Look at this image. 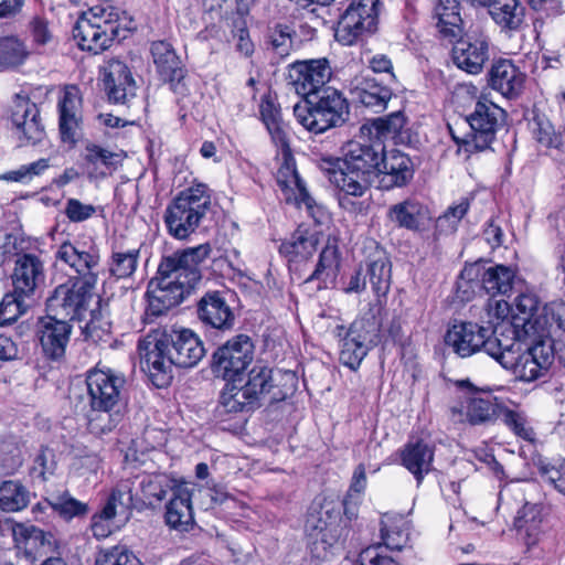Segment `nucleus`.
I'll use <instances>...</instances> for the list:
<instances>
[{"mask_svg":"<svg viewBox=\"0 0 565 565\" xmlns=\"http://www.w3.org/2000/svg\"><path fill=\"white\" fill-rule=\"evenodd\" d=\"M452 60L467 73L478 74L488 60V43L484 40L461 39L452 47Z\"/></svg>","mask_w":565,"mask_h":565,"instance_id":"a878e982","label":"nucleus"},{"mask_svg":"<svg viewBox=\"0 0 565 565\" xmlns=\"http://www.w3.org/2000/svg\"><path fill=\"white\" fill-rule=\"evenodd\" d=\"M136 483L140 489V497L137 494L136 500L154 507L159 504L167 495L168 491H175L178 486L175 481L166 473H152L137 477Z\"/></svg>","mask_w":565,"mask_h":565,"instance_id":"c85d7f7f","label":"nucleus"},{"mask_svg":"<svg viewBox=\"0 0 565 565\" xmlns=\"http://www.w3.org/2000/svg\"><path fill=\"white\" fill-rule=\"evenodd\" d=\"M340 518L327 507L311 511L306 521L308 544L313 557L326 561L340 537Z\"/></svg>","mask_w":565,"mask_h":565,"instance_id":"9d476101","label":"nucleus"},{"mask_svg":"<svg viewBox=\"0 0 565 565\" xmlns=\"http://www.w3.org/2000/svg\"><path fill=\"white\" fill-rule=\"evenodd\" d=\"M390 220L401 227L416 230L425 216V207L415 200H405L388 209Z\"/></svg>","mask_w":565,"mask_h":565,"instance_id":"58836bf2","label":"nucleus"},{"mask_svg":"<svg viewBox=\"0 0 565 565\" xmlns=\"http://www.w3.org/2000/svg\"><path fill=\"white\" fill-rule=\"evenodd\" d=\"M77 97L72 93H65L60 103V132L64 142L75 143L78 120L76 116Z\"/></svg>","mask_w":565,"mask_h":565,"instance_id":"37998d69","label":"nucleus"},{"mask_svg":"<svg viewBox=\"0 0 565 565\" xmlns=\"http://www.w3.org/2000/svg\"><path fill=\"white\" fill-rule=\"evenodd\" d=\"M381 537L383 547L401 552L408 543L406 521L402 518L384 515L381 520Z\"/></svg>","mask_w":565,"mask_h":565,"instance_id":"e433bc0d","label":"nucleus"},{"mask_svg":"<svg viewBox=\"0 0 565 565\" xmlns=\"http://www.w3.org/2000/svg\"><path fill=\"white\" fill-rule=\"evenodd\" d=\"M341 338L339 360L352 371H356L373 345L372 334L363 320L354 321L348 330L338 327Z\"/></svg>","mask_w":565,"mask_h":565,"instance_id":"2eb2a0df","label":"nucleus"},{"mask_svg":"<svg viewBox=\"0 0 565 565\" xmlns=\"http://www.w3.org/2000/svg\"><path fill=\"white\" fill-rule=\"evenodd\" d=\"M230 292L222 294L214 291V329H230L235 321V315L228 303V298L233 300Z\"/></svg>","mask_w":565,"mask_h":565,"instance_id":"4d7b16f0","label":"nucleus"},{"mask_svg":"<svg viewBox=\"0 0 565 565\" xmlns=\"http://www.w3.org/2000/svg\"><path fill=\"white\" fill-rule=\"evenodd\" d=\"M7 532L12 534L18 544L28 539L39 540L41 544H51V541L54 539L52 534L45 533L33 525L26 526L22 523H12L10 520H8Z\"/></svg>","mask_w":565,"mask_h":565,"instance_id":"680f3d73","label":"nucleus"},{"mask_svg":"<svg viewBox=\"0 0 565 565\" xmlns=\"http://www.w3.org/2000/svg\"><path fill=\"white\" fill-rule=\"evenodd\" d=\"M332 75L327 58L296 62L290 71L291 83L298 95L307 96L327 88L326 84Z\"/></svg>","mask_w":565,"mask_h":565,"instance_id":"f3484780","label":"nucleus"},{"mask_svg":"<svg viewBox=\"0 0 565 565\" xmlns=\"http://www.w3.org/2000/svg\"><path fill=\"white\" fill-rule=\"evenodd\" d=\"M57 286L46 300L47 312L63 320H82L92 300L95 287L70 280Z\"/></svg>","mask_w":565,"mask_h":565,"instance_id":"9b49d317","label":"nucleus"},{"mask_svg":"<svg viewBox=\"0 0 565 565\" xmlns=\"http://www.w3.org/2000/svg\"><path fill=\"white\" fill-rule=\"evenodd\" d=\"M319 168L340 190L339 204L345 210L355 211L356 205L350 196H362L370 189L374 177L340 158H322Z\"/></svg>","mask_w":565,"mask_h":565,"instance_id":"0eeeda50","label":"nucleus"},{"mask_svg":"<svg viewBox=\"0 0 565 565\" xmlns=\"http://www.w3.org/2000/svg\"><path fill=\"white\" fill-rule=\"evenodd\" d=\"M39 109L29 98L17 96L12 108L11 119L17 130L21 129L33 116H39Z\"/></svg>","mask_w":565,"mask_h":565,"instance_id":"e2e57ef3","label":"nucleus"},{"mask_svg":"<svg viewBox=\"0 0 565 565\" xmlns=\"http://www.w3.org/2000/svg\"><path fill=\"white\" fill-rule=\"evenodd\" d=\"M361 565H399L382 544L369 546L360 554Z\"/></svg>","mask_w":565,"mask_h":565,"instance_id":"0e129e2a","label":"nucleus"},{"mask_svg":"<svg viewBox=\"0 0 565 565\" xmlns=\"http://www.w3.org/2000/svg\"><path fill=\"white\" fill-rule=\"evenodd\" d=\"M30 56L25 43L18 36L0 38V71L13 70L22 65Z\"/></svg>","mask_w":565,"mask_h":565,"instance_id":"4c0bfd02","label":"nucleus"},{"mask_svg":"<svg viewBox=\"0 0 565 565\" xmlns=\"http://www.w3.org/2000/svg\"><path fill=\"white\" fill-rule=\"evenodd\" d=\"M142 371L148 373L157 387L168 386L173 379V367H192L204 356L201 340L191 330L157 329L138 342Z\"/></svg>","mask_w":565,"mask_h":565,"instance_id":"f03ea898","label":"nucleus"},{"mask_svg":"<svg viewBox=\"0 0 565 565\" xmlns=\"http://www.w3.org/2000/svg\"><path fill=\"white\" fill-rule=\"evenodd\" d=\"M533 134L536 141L547 149H562L564 146V137L556 132L551 121L541 116L534 118Z\"/></svg>","mask_w":565,"mask_h":565,"instance_id":"6e6d98bb","label":"nucleus"},{"mask_svg":"<svg viewBox=\"0 0 565 565\" xmlns=\"http://www.w3.org/2000/svg\"><path fill=\"white\" fill-rule=\"evenodd\" d=\"M434 459L433 448L423 441L409 443L402 451V462L409 470L418 482L431 468Z\"/></svg>","mask_w":565,"mask_h":565,"instance_id":"473e14b6","label":"nucleus"},{"mask_svg":"<svg viewBox=\"0 0 565 565\" xmlns=\"http://www.w3.org/2000/svg\"><path fill=\"white\" fill-rule=\"evenodd\" d=\"M281 150L284 162L277 171L276 180L286 194V201L294 199L297 204H305L308 209H311L313 200L297 173L289 147H281Z\"/></svg>","mask_w":565,"mask_h":565,"instance_id":"4be33fe9","label":"nucleus"},{"mask_svg":"<svg viewBox=\"0 0 565 565\" xmlns=\"http://www.w3.org/2000/svg\"><path fill=\"white\" fill-rule=\"evenodd\" d=\"M72 326L68 321L51 313L40 319L38 335L43 353L51 360L64 356L70 342Z\"/></svg>","mask_w":565,"mask_h":565,"instance_id":"6ab92c4d","label":"nucleus"},{"mask_svg":"<svg viewBox=\"0 0 565 565\" xmlns=\"http://www.w3.org/2000/svg\"><path fill=\"white\" fill-rule=\"evenodd\" d=\"M411 159L398 150L383 151L379 175L383 174L385 186H403L413 178Z\"/></svg>","mask_w":565,"mask_h":565,"instance_id":"bb28decb","label":"nucleus"},{"mask_svg":"<svg viewBox=\"0 0 565 565\" xmlns=\"http://www.w3.org/2000/svg\"><path fill=\"white\" fill-rule=\"evenodd\" d=\"M513 279L514 273L510 267L497 265L483 273L482 286L489 295H507L512 290Z\"/></svg>","mask_w":565,"mask_h":565,"instance_id":"79ce46f5","label":"nucleus"},{"mask_svg":"<svg viewBox=\"0 0 565 565\" xmlns=\"http://www.w3.org/2000/svg\"><path fill=\"white\" fill-rule=\"evenodd\" d=\"M352 85L351 95L353 100L374 113L383 111L392 98V90L379 84L375 78L364 75L356 76Z\"/></svg>","mask_w":565,"mask_h":565,"instance_id":"393cba45","label":"nucleus"},{"mask_svg":"<svg viewBox=\"0 0 565 565\" xmlns=\"http://www.w3.org/2000/svg\"><path fill=\"white\" fill-rule=\"evenodd\" d=\"M542 505L525 502L514 520L516 531L523 535L525 545L535 546L541 539Z\"/></svg>","mask_w":565,"mask_h":565,"instance_id":"c756f323","label":"nucleus"},{"mask_svg":"<svg viewBox=\"0 0 565 565\" xmlns=\"http://www.w3.org/2000/svg\"><path fill=\"white\" fill-rule=\"evenodd\" d=\"M31 500V493L18 480H6L0 483V510L12 513L25 509Z\"/></svg>","mask_w":565,"mask_h":565,"instance_id":"c9c22d12","label":"nucleus"},{"mask_svg":"<svg viewBox=\"0 0 565 565\" xmlns=\"http://www.w3.org/2000/svg\"><path fill=\"white\" fill-rule=\"evenodd\" d=\"M379 0H352L338 21L335 39L351 45L376 30Z\"/></svg>","mask_w":565,"mask_h":565,"instance_id":"1a4fd4ad","label":"nucleus"},{"mask_svg":"<svg viewBox=\"0 0 565 565\" xmlns=\"http://www.w3.org/2000/svg\"><path fill=\"white\" fill-rule=\"evenodd\" d=\"M503 422L519 437H521L523 439L532 438L533 431L527 426V422L521 413L505 408L503 411Z\"/></svg>","mask_w":565,"mask_h":565,"instance_id":"774afa93","label":"nucleus"},{"mask_svg":"<svg viewBox=\"0 0 565 565\" xmlns=\"http://www.w3.org/2000/svg\"><path fill=\"white\" fill-rule=\"evenodd\" d=\"M45 280L43 260L35 254L18 253L11 274L13 290L22 297L34 299Z\"/></svg>","mask_w":565,"mask_h":565,"instance_id":"dca6fc26","label":"nucleus"},{"mask_svg":"<svg viewBox=\"0 0 565 565\" xmlns=\"http://www.w3.org/2000/svg\"><path fill=\"white\" fill-rule=\"evenodd\" d=\"M225 23L231 29L236 51L246 57L250 56L254 53V44L247 31L244 12L237 9L236 12L225 19Z\"/></svg>","mask_w":565,"mask_h":565,"instance_id":"c03bdc74","label":"nucleus"},{"mask_svg":"<svg viewBox=\"0 0 565 565\" xmlns=\"http://www.w3.org/2000/svg\"><path fill=\"white\" fill-rule=\"evenodd\" d=\"M540 472L557 491L565 494V461L558 466L541 461L539 465Z\"/></svg>","mask_w":565,"mask_h":565,"instance_id":"69168bd1","label":"nucleus"},{"mask_svg":"<svg viewBox=\"0 0 565 565\" xmlns=\"http://www.w3.org/2000/svg\"><path fill=\"white\" fill-rule=\"evenodd\" d=\"M469 200L461 199V201L452 206H449L446 212L437 218V227L440 232L452 233L456 231L457 225L469 210Z\"/></svg>","mask_w":565,"mask_h":565,"instance_id":"052dcab7","label":"nucleus"},{"mask_svg":"<svg viewBox=\"0 0 565 565\" xmlns=\"http://www.w3.org/2000/svg\"><path fill=\"white\" fill-rule=\"evenodd\" d=\"M150 51L161 78L170 83L171 88L178 92L185 71L171 44L166 41H156L151 44Z\"/></svg>","mask_w":565,"mask_h":565,"instance_id":"5701e85b","label":"nucleus"},{"mask_svg":"<svg viewBox=\"0 0 565 565\" xmlns=\"http://www.w3.org/2000/svg\"><path fill=\"white\" fill-rule=\"evenodd\" d=\"M206 190L204 184L183 190L167 206L164 223L170 235L185 239L196 230L210 209Z\"/></svg>","mask_w":565,"mask_h":565,"instance_id":"20e7f679","label":"nucleus"},{"mask_svg":"<svg viewBox=\"0 0 565 565\" xmlns=\"http://www.w3.org/2000/svg\"><path fill=\"white\" fill-rule=\"evenodd\" d=\"M166 523L179 532H186L192 526L191 495L183 486H178L167 505Z\"/></svg>","mask_w":565,"mask_h":565,"instance_id":"cd10ccee","label":"nucleus"},{"mask_svg":"<svg viewBox=\"0 0 565 565\" xmlns=\"http://www.w3.org/2000/svg\"><path fill=\"white\" fill-rule=\"evenodd\" d=\"M136 480H120L111 490L105 505L103 507L105 516L115 518L117 514H126L134 505L137 493L134 492Z\"/></svg>","mask_w":565,"mask_h":565,"instance_id":"f704fd0d","label":"nucleus"},{"mask_svg":"<svg viewBox=\"0 0 565 565\" xmlns=\"http://www.w3.org/2000/svg\"><path fill=\"white\" fill-rule=\"evenodd\" d=\"M319 241L320 237L317 231L299 226L290 239L280 245V253L288 256L290 260L307 259L317 250Z\"/></svg>","mask_w":565,"mask_h":565,"instance_id":"7c9ffc66","label":"nucleus"},{"mask_svg":"<svg viewBox=\"0 0 565 565\" xmlns=\"http://www.w3.org/2000/svg\"><path fill=\"white\" fill-rule=\"evenodd\" d=\"M503 340L498 327L491 330L471 321L455 323L445 334L446 345L460 358L482 350L495 360Z\"/></svg>","mask_w":565,"mask_h":565,"instance_id":"39448f33","label":"nucleus"},{"mask_svg":"<svg viewBox=\"0 0 565 565\" xmlns=\"http://www.w3.org/2000/svg\"><path fill=\"white\" fill-rule=\"evenodd\" d=\"M34 299L22 297L20 292L12 290L4 295L0 302V324H11L23 315Z\"/></svg>","mask_w":565,"mask_h":565,"instance_id":"49530a36","label":"nucleus"},{"mask_svg":"<svg viewBox=\"0 0 565 565\" xmlns=\"http://www.w3.org/2000/svg\"><path fill=\"white\" fill-rule=\"evenodd\" d=\"M126 380L110 370H92L86 377L92 408L117 407L121 405Z\"/></svg>","mask_w":565,"mask_h":565,"instance_id":"4468645a","label":"nucleus"},{"mask_svg":"<svg viewBox=\"0 0 565 565\" xmlns=\"http://www.w3.org/2000/svg\"><path fill=\"white\" fill-rule=\"evenodd\" d=\"M525 75L509 60H499L489 72L490 86L507 98L518 97L524 87Z\"/></svg>","mask_w":565,"mask_h":565,"instance_id":"b1692460","label":"nucleus"},{"mask_svg":"<svg viewBox=\"0 0 565 565\" xmlns=\"http://www.w3.org/2000/svg\"><path fill=\"white\" fill-rule=\"evenodd\" d=\"M124 419L122 405L117 407L92 408L88 429L95 435L113 431Z\"/></svg>","mask_w":565,"mask_h":565,"instance_id":"a19ab883","label":"nucleus"},{"mask_svg":"<svg viewBox=\"0 0 565 565\" xmlns=\"http://www.w3.org/2000/svg\"><path fill=\"white\" fill-rule=\"evenodd\" d=\"M55 258L75 271L76 276L72 280L96 287L102 270L100 254L96 246L85 248L83 244L64 242L58 246Z\"/></svg>","mask_w":565,"mask_h":565,"instance_id":"f8f14e48","label":"nucleus"},{"mask_svg":"<svg viewBox=\"0 0 565 565\" xmlns=\"http://www.w3.org/2000/svg\"><path fill=\"white\" fill-rule=\"evenodd\" d=\"M243 392V386H237L235 384V380H231L225 384L224 390L220 396V406L224 408L225 412H241L244 407L250 405L247 395H241Z\"/></svg>","mask_w":565,"mask_h":565,"instance_id":"13d9d810","label":"nucleus"},{"mask_svg":"<svg viewBox=\"0 0 565 565\" xmlns=\"http://www.w3.org/2000/svg\"><path fill=\"white\" fill-rule=\"evenodd\" d=\"M95 565H143L126 546L114 545L98 550Z\"/></svg>","mask_w":565,"mask_h":565,"instance_id":"de8ad7c7","label":"nucleus"},{"mask_svg":"<svg viewBox=\"0 0 565 565\" xmlns=\"http://www.w3.org/2000/svg\"><path fill=\"white\" fill-rule=\"evenodd\" d=\"M260 114L273 140L280 147H287L286 132L280 122L279 109L270 100H264L260 105Z\"/></svg>","mask_w":565,"mask_h":565,"instance_id":"603ef678","label":"nucleus"},{"mask_svg":"<svg viewBox=\"0 0 565 565\" xmlns=\"http://www.w3.org/2000/svg\"><path fill=\"white\" fill-rule=\"evenodd\" d=\"M385 146L382 140H352L347 143L343 152V160L356 167L358 170L379 177L381 156Z\"/></svg>","mask_w":565,"mask_h":565,"instance_id":"412c9836","label":"nucleus"},{"mask_svg":"<svg viewBox=\"0 0 565 565\" xmlns=\"http://www.w3.org/2000/svg\"><path fill=\"white\" fill-rule=\"evenodd\" d=\"M489 13L503 29L516 30L523 22L524 8L519 0H488Z\"/></svg>","mask_w":565,"mask_h":565,"instance_id":"72a5a7b5","label":"nucleus"},{"mask_svg":"<svg viewBox=\"0 0 565 565\" xmlns=\"http://www.w3.org/2000/svg\"><path fill=\"white\" fill-rule=\"evenodd\" d=\"M124 158L122 152H114L95 143H87L85 147L84 159L95 169L102 166L109 170H116Z\"/></svg>","mask_w":565,"mask_h":565,"instance_id":"8fccbe9b","label":"nucleus"},{"mask_svg":"<svg viewBox=\"0 0 565 565\" xmlns=\"http://www.w3.org/2000/svg\"><path fill=\"white\" fill-rule=\"evenodd\" d=\"M499 406L491 399L471 397L467 401L466 412L456 407L451 408L452 417L458 415L459 422H468L470 425H483L495 420Z\"/></svg>","mask_w":565,"mask_h":565,"instance_id":"2f4dec72","label":"nucleus"},{"mask_svg":"<svg viewBox=\"0 0 565 565\" xmlns=\"http://www.w3.org/2000/svg\"><path fill=\"white\" fill-rule=\"evenodd\" d=\"M209 244L175 252L161 259L157 275L148 282L145 320L152 322L181 303L201 280L200 264L209 256Z\"/></svg>","mask_w":565,"mask_h":565,"instance_id":"f257e3e1","label":"nucleus"},{"mask_svg":"<svg viewBox=\"0 0 565 565\" xmlns=\"http://www.w3.org/2000/svg\"><path fill=\"white\" fill-rule=\"evenodd\" d=\"M456 0H438L435 15L438 19L437 28L446 38H457L461 33V18L457 11Z\"/></svg>","mask_w":565,"mask_h":565,"instance_id":"ea45409f","label":"nucleus"},{"mask_svg":"<svg viewBox=\"0 0 565 565\" xmlns=\"http://www.w3.org/2000/svg\"><path fill=\"white\" fill-rule=\"evenodd\" d=\"M104 87L113 104L128 105L136 96V82L128 66L111 58L104 66Z\"/></svg>","mask_w":565,"mask_h":565,"instance_id":"aec40b11","label":"nucleus"},{"mask_svg":"<svg viewBox=\"0 0 565 565\" xmlns=\"http://www.w3.org/2000/svg\"><path fill=\"white\" fill-rule=\"evenodd\" d=\"M297 377L291 371H277L266 366H254L241 395H247L252 404L259 399L275 403L286 399L296 388Z\"/></svg>","mask_w":565,"mask_h":565,"instance_id":"6e6552de","label":"nucleus"},{"mask_svg":"<svg viewBox=\"0 0 565 565\" xmlns=\"http://www.w3.org/2000/svg\"><path fill=\"white\" fill-rule=\"evenodd\" d=\"M254 345L245 334L228 340L214 352V376L235 380L253 361Z\"/></svg>","mask_w":565,"mask_h":565,"instance_id":"ddd939ff","label":"nucleus"},{"mask_svg":"<svg viewBox=\"0 0 565 565\" xmlns=\"http://www.w3.org/2000/svg\"><path fill=\"white\" fill-rule=\"evenodd\" d=\"M296 38L295 30L286 24H276L269 30L268 41L273 51L284 57L290 54Z\"/></svg>","mask_w":565,"mask_h":565,"instance_id":"5fc2aeb1","label":"nucleus"},{"mask_svg":"<svg viewBox=\"0 0 565 565\" xmlns=\"http://www.w3.org/2000/svg\"><path fill=\"white\" fill-rule=\"evenodd\" d=\"M503 115V109L491 102H478L473 113H471L463 124H468L475 141V150L487 149L494 140L499 119Z\"/></svg>","mask_w":565,"mask_h":565,"instance_id":"a211bd4d","label":"nucleus"},{"mask_svg":"<svg viewBox=\"0 0 565 565\" xmlns=\"http://www.w3.org/2000/svg\"><path fill=\"white\" fill-rule=\"evenodd\" d=\"M139 249L113 250L108 260V271L116 279L129 278L137 268Z\"/></svg>","mask_w":565,"mask_h":565,"instance_id":"a18cd8bd","label":"nucleus"},{"mask_svg":"<svg viewBox=\"0 0 565 565\" xmlns=\"http://www.w3.org/2000/svg\"><path fill=\"white\" fill-rule=\"evenodd\" d=\"M118 13L110 7H95L76 22L73 35L83 51L98 54L106 50L117 35L114 22Z\"/></svg>","mask_w":565,"mask_h":565,"instance_id":"423d86ee","label":"nucleus"},{"mask_svg":"<svg viewBox=\"0 0 565 565\" xmlns=\"http://www.w3.org/2000/svg\"><path fill=\"white\" fill-rule=\"evenodd\" d=\"M294 114L306 129L322 134L347 121L349 104L339 90L327 87L307 96L303 103L296 104Z\"/></svg>","mask_w":565,"mask_h":565,"instance_id":"7ed1b4c3","label":"nucleus"},{"mask_svg":"<svg viewBox=\"0 0 565 565\" xmlns=\"http://www.w3.org/2000/svg\"><path fill=\"white\" fill-rule=\"evenodd\" d=\"M406 122V118L402 111H394L385 117L376 118L372 121V128L376 132V138L397 135Z\"/></svg>","mask_w":565,"mask_h":565,"instance_id":"bf43d9fd","label":"nucleus"},{"mask_svg":"<svg viewBox=\"0 0 565 565\" xmlns=\"http://www.w3.org/2000/svg\"><path fill=\"white\" fill-rule=\"evenodd\" d=\"M96 207L92 204H84L77 199H68L64 213L71 222L79 223L92 217Z\"/></svg>","mask_w":565,"mask_h":565,"instance_id":"338daca9","label":"nucleus"},{"mask_svg":"<svg viewBox=\"0 0 565 565\" xmlns=\"http://www.w3.org/2000/svg\"><path fill=\"white\" fill-rule=\"evenodd\" d=\"M367 274L373 290L377 295H385L390 289L391 264L384 254L370 262Z\"/></svg>","mask_w":565,"mask_h":565,"instance_id":"09e8293b","label":"nucleus"},{"mask_svg":"<svg viewBox=\"0 0 565 565\" xmlns=\"http://www.w3.org/2000/svg\"><path fill=\"white\" fill-rule=\"evenodd\" d=\"M339 266L338 247L334 244H327L320 253L319 262L307 280H323L334 278Z\"/></svg>","mask_w":565,"mask_h":565,"instance_id":"3c124183","label":"nucleus"},{"mask_svg":"<svg viewBox=\"0 0 565 565\" xmlns=\"http://www.w3.org/2000/svg\"><path fill=\"white\" fill-rule=\"evenodd\" d=\"M47 503L51 505L54 512H56L66 521H70L74 518L85 516L89 511L87 503L76 500L68 493L58 495Z\"/></svg>","mask_w":565,"mask_h":565,"instance_id":"864d4df0","label":"nucleus"}]
</instances>
